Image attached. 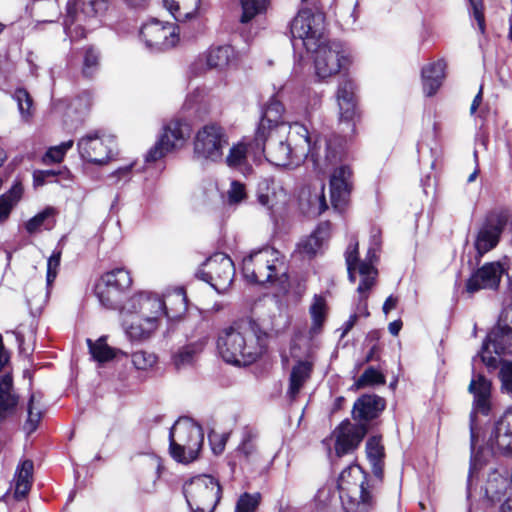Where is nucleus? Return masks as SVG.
Returning <instances> with one entry per match:
<instances>
[{"instance_id":"nucleus-2","label":"nucleus","mask_w":512,"mask_h":512,"mask_svg":"<svg viewBox=\"0 0 512 512\" xmlns=\"http://www.w3.org/2000/svg\"><path fill=\"white\" fill-rule=\"evenodd\" d=\"M267 336L247 321L235 322L224 328L217 340V348L223 360L236 366H246L263 355Z\"/></svg>"},{"instance_id":"nucleus-24","label":"nucleus","mask_w":512,"mask_h":512,"mask_svg":"<svg viewBox=\"0 0 512 512\" xmlns=\"http://www.w3.org/2000/svg\"><path fill=\"white\" fill-rule=\"evenodd\" d=\"M360 276L361 281L357 287V292L359 294L358 303L356 305V309L354 313L358 314L359 317H369L370 312L368 310L367 299L369 296V291L375 285L377 270L374 266H371L368 263H361L360 265Z\"/></svg>"},{"instance_id":"nucleus-5","label":"nucleus","mask_w":512,"mask_h":512,"mask_svg":"<svg viewBox=\"0 0 512 512\" xmlns=\"http://www.w3.org/2000/svg\"><path fill=\"white\" fill-rule=\"evenodd\" d=\"M337 484L345 512H371L374 509L375 497L360 466L354 464L345 468Z\"/></svg>"},{"instance_id":"nucleus-59","label":"nucleus","mask_w":512,"mask_h":512,"mask_svg":"<svg viewBox=\"0 0 512 512\" xmlns=\"http://www.w3.org/2000/svg\"><path fill=\"white\" fill-rule=\"evenodd\" d=\"M477 357H480L481 361L488 367V368H496L498 364L497 357L493 355V353L490 351L489 343L486 341L483 343L482 349L479 352L477 356L473 357V360H476Z\"/></svg>"},{"instance_id":"nucleus-11","label":"nucleus","mask_w":512,"mask_h":512,"mask_svg":"<svg viewBox=\"0 0 512 512\" xmlns=\"http://www.w3.org/2000/svg\"><path fill=\"white\" fill-rule=\"evenodd\" d=\"M184 495L193 512H213L221 499V487L216 479L202 475L185 483Z\"/></svg>"},{"instance_id":"nucleus-22","label":"nucleus","mask_w":512,"mask_h":512,"mask_svg":"<svg viewBox=\"0 0 512 512\" xmlns=\"http://www.w3.org/2000/svg\"><path fill=\"white\" fill-rule=\"evenodd\" d=\"M353 172L348 165L334 169L330 177L331 202L335 209L341 210L346 204L353 186Z\"/></svg>"},{"instance_id":"nucleus-7","label":"nucleus","mask_w":512,"mask_h":512,"mask_svg":"<svg viewBox=\"0 0 512 512\" xmlns=\"http://www.w3.org/2000/svg\"><path fill=\"white\" fill-rule=\"evenodd\" d=\"M290 32L293 41L299 40L306 50L317 47L326 39L324 13L304 5L292 20Z\"/></svg>"},{"instance_id":"nucleus-9","label":"nucleus","mask_w":512,"mask_h":512,"mask_svg":"<svg viewBox=\"0 0 512 512\" xmlns=\"http://www.w3.org/2000/svg\"><path fill=\"white\" fill-rule=\"evenodd\" d=\"M229 144L225 129L217 123H208L200 127L193 138L195 158L209 162L223 160L224 150Z\"/></svg>"},{"instance_id":"nucleus-12","label":"nucleus","mask_w":512,"mask_h":512,"mask_svg":"<svg viewBox=\"0 0 512 512\" xmlns=\"http://www.w3.org/2000/svg\"><path fill=\"white\" fill-rule=\"evenodd\" d=\"M131 285L130 273L123 268H117L103 274L97 281L94 291L104 307L121 310L122 296Z\"/></svg>"},{"instance_id":"nucleus-53","label":"nucleus","mask_w":512,"mask_h":512,"mask_svg":"<svg viewBox=\"0 0 512 512\" xmlns=\"http://www.w3.org/2000/svg\"><path fill=\"white\" fill-rule=\"evenodd\" d=\"M366 453L369 460L382 459L384 456V447L380 436H372L366 443Z\"/></svg>"},{"instance_id":"nucleus-32","label":"nucleus","mask_w":512,"mask_h":512,"mask_svg":"<svg viewBox=\"0 0 512 512\" xmlns=\"http://www.w3.org/2000/svg\"><path fill=\"white\" fill-rule=\"evenodd\" d=\"M34 465L31 460L22 461L15 472L14 476V497L21 500L29 493L33 483Z\"/></svg>"},{"instance_id":"nucleus-46","label":"nucleus","mask_w":512,"mask_h":512,"mask_svg":"<svg viewBox=\"0 0 512 512\" xmlns=\"http://www.w3.org/2000/svg\"><path fill=\"white\" fill-rule=\"evenodd\" d=\"M14 99L17 102L21 118L28 122L33 116V100L31 96L25 89L19 88L14 93Z\"/></svg>"},{"instance_id":"nucleus-26","label":"nucleus","mask_w":512,"mask_h":512,"mask_svg":"<svg viewBox=\"0 0 512 512\" xmlns=\"http://www.w3.org/2000/svg\"><path fill=\"white\" fill-rule=\"evenodd\" d=\"M384 408L383 398L377 395H362L353 405L352 416L357 421H370L376 418Z\"/></svg>"},{"instance_id":"nucleus-4","label":"nucleus","mask_w":512,"mask_h":512,"mask_svg":"<svg viewBox=\"0 0 512 512\" xmlns=\"http://www.w3.org/2000/svg\"><path fill=\"white\" fill-rule=\"evenodd\" d=\"M243 276L251 283L276 285L285 293L289 288L288 276L279 251L266 247L252 252L242 262Z\"/></svg>"},{"instance_id":"nucleus-64","label":"nucleus","mask_w":512,"mask_h":512,"mask_svg":"<svg viewBox=\"0 0 512 512\" xmlns=\"http://www.w3.org/2000/svg\"><path fill=\"white\" fill-rule=\"evenodd\" d=\"M56 173L52 170H37L33 174V181L35 186H41L49 177H54Z\"/></svg>"},{"instance_id":"nucleus-38","label":"nucleus","mask_w":512,"mask_h":512,"mask_svg":"<svg viewBox=\"0 0 512 512\" xmlns=\"http://www.w3.org/2000/svg\"><path fill=\"white\" fill-rule=\"evenodd\" d=\"M257 201L271 214L274 208L278 205V192L273 183L263 181L259 184L257 192Z\"/></svg>"},{"instance_id":"nucleus-35","label":"nucleus","mask_w":512,"mask_h":512,"mask_svg":"<svg viewBox=\"0 0 512 512\" xmlns=\"http://www.w3.org/2000/svg\"><path fill=\"white\" fill-rule=\"evenodd\" d=\"M17 396L13 393V380L10 374L0 377V419L17 404Z\"/></svg>"},{"instance_id":"nucleus-41","label":"nucleus","mask_w":512,"mask_h":512,"mask_svg":"<svg viewBox=\"0 0 512 512\" xmlns=\"http://www.w3.org/2000/svg\"><path fill=\"white\" fill-rule=\"evenodd\" d=\"M252 149V144L240 141L233 144L225 158V162L229 167H240L245 164L247 156Z\"/></svg>"},{"instance_id":"nucleus-49","label":"nucleus","mask_w":512,"mask_h":512,"mask_svg":"<svg viewBox=\"0 0 512 512\" xmlns=\"http://www.w3.org/2000/svg\"><path fill=\"white\" fill-rule=\"evenodd\" d=\"M132 363L137 370H149L157 363V356L145 350H139L132 354Z\"/></svg>"},{"instance_id":"nucleus-61","label":"nucleus","mask_w":512,"mask_h":512,"mask_svg":"<svg viewBox=\"0 0 512 512\" xmlns=\"http://www.w3.org/2000/svg\"><path fill=\"white\" fill-rule=\"evenodd\" d=\"M472 6L473 16L477 21L478 28L481 33L485 31V18L483 13V3L482 0H469Z\"/></svg>"},{"instance_id":"nucleus-45","label":"nucleus","mask_w":512,"mask_h":512,"mask_svg":"<svg viewBox=\"0 0 512 512\" xmlns=\"http://www.w3.org/2000/svg\"><path fill=\"white\" fill-rule=\"evenodd\" d=\"M310 314L312 318L311 332L317 334L326 318V302L321 296H315L313 303L310 307Z\"/></svg>"},{"instance_id":"nucleus-44","label":"nucleus","mask_w":512,"mask_h":512,"mask_svg":"<svg viewBox=\"0 0 512 512\" xmlns=\"http://www.w3.org/2000/svg\"><path fill=\"white\" fill-rule=\"evenodd\" d=\"M55 209L47 207L34 217L29 219L25 224V229L29 234H35L41 231L42 228H49V220L53 219Z\"/></svg>"},{"instance_id":"nucleus-48","label":"nucleus","mask_w":512,"mask_h":512,"mask_svg":"<svg viewBox=\"0 0 512 512\" xmlns=\"http://www.w3.org/2000/svg\"><path fill=\"white\" fill-rule=\"evenodd\" d=\"M260 499L259 493H243L236 502L234 512H256Z\"/></svg>"},{"instance_id":"nucleus-63","label":"nucleus","mask_w":512,"mask_h":512,"mask_svg":"<svg viewBox=\"0 0 512 512\" xmlns=\"http://www.w3.org/2000/svg\"><path fill=\"white\" fill-rule=\"evenodd\" d=\"M381 240H380V232L379 231H373L371 235V246L368 249L367 253V259L370 261H373V258L376 257V252L378 248L380 247Z\"/></svg>"},{"instance_id":"nucleus-39","label":"nucleus","mask_w":512,"mask_h":512,"mask_svg":"<svg viewBox=\"0 0 512 512\" xmlns=\"http://www.w3.org/2000/svg\"><path fill=\"white\" fill-rule=\"evenodd\" d=\"M232 54L231 46L210 48L206 54V64L209 68L222 69L228 65Z\"/></svg>"},{"instance_id":"nucleus-47","label":"nucleus","mask_w":512,"mask_h":512,"mask_svg":"<svg viewBox=\"0 0 512 512\" xmlns=\"http://www.w3.org/2000/svg\"><path fill=\"white\" fill-rule=\"evenodd\" d=\"M99 53L94 48H88L84 54L82 75L86 78H93L99 69Z\"/></svg>"},{"instance_id":"nucleus-52","label":"nucleus","mask_w":512,"mask_h":512,"mask_svg":"<svg viewBox=\"0 0 512 512\" xmlns=\"http://www.w3.org/2000/svg\"><path fill=\"white\" fill-rule=\"evenodd\" d=\"M499 379L501 381V391L506 394H512V362H502Z\"/></svg>"},{"instance_id":"nucleus-20","label":"nucleus","mask_w":512,"mask_h":512,"mask_svg":"<svg viewBox=\"0 0 512 512\" xmlns=\"http://www.w3.org/2000/svg\"><path fill=\"white\" fill-rule=\"evenodd\" d=\"M486 342L492 344L495 355L512 353V306L502 311Z\"/></svg>"},{"instance_id":"nucleus-1","label":"nucleus","mask_w":512,"mask_h":512,"mask_svg":"<svg viewBox=\"0 0 512 512\" xmlns=\"http://www.w3.org/2000/svg\"><path fill=\"white\" fill-rule=\"evenodd\" d=\"M284 106L272 100L261 118L256 144L262 143L261 150L266 159L278 167L294 168L302 164L307 152V128L299 122L282 120Z\"/></svg>"},{"instance_id":"nucleus-55","label":"nucleus","mask_w":512,"mask_h":512,"mask_svg":"<svg viewBox=\"0 0 512 512\" xmlns=\"http://www.w3.org/2000/svg\"><path fill=\"white\" fill-rule=\"evenodd\" d=\"M228 203L230 205H237L246 198V189L244 184L233 181L227 191Z\"/></svg>"},{"instance_id":"nucleus-42","label":"nucleus","mask_w":512,"mask_h":512,"mask_svg":"<svg viewBox=\"0 0 512 512\" xmlns=\"http://www.w3.org/2000/svg\"><path fill=\"white\" fill-rule=\"evenodd\" d=\"M268 5L269 0H241V23H248L256 16L264 14Z\"/></svg>"},{"instance_id":"nucleus-31","label":"nucleus","mask_w":512,"mask_h":512,"mask_svg":"<svg viewBox=\"0 0 512 512\" xmlns=\"http://www.w3.org/2000/svg\"><path fill=\"white\" fill-rule=\"evenodd\" d=\"M445 68L446 63L439 60L422 69L423 90L427 96L434 95L441 86L445 76Z\"/></svg>"},{"instance_id":"nucleus-16","label":"nucleus","mask_w":512,"mask_h":512,"mask_svg":"<svg viewBox=\"0 0 512 512\" xmlns=\"http://www.w3.org/2000/svg\"><path fill=\"white\" fill-rule=\"evenodd\" d=\"M199 275L217 292L224 293L232 284L235 275L233 261L224 253H216L206 260Z\"/></svg>"},{"instance_id":"nucleus-34","label":"nucleus","mask_w":512,"mask_h":512,"mask_svg":"<svg viewBox=\"0 0 512 512\" xmlns=\"http://www.w3.org/2000/svg\"><path fill=\"white\" fill-rule=\"evenodd\" d=\"M23 193V185L16 181L6 193L0 196V224L9 218L14 207L22 199Z\"/></svg>"},{"instance_id":"nucleus-51","label":"nucleus","mask_w":512,"mask_h":512,"mask_svg":"<svg viewBox=\"0 0 512 512\" xmlns=\"http://www.w3.org/2000/svg\"><path fill=\"white\" fill-rule=\"evenodd\" d=\"M384 383L385 377L383 376V374L372 367L366 369L356 382L358 387H365L367 385Z\"/></svg>"},{"instance_id":"nucleus-37","label":"nucleus","mask_w":512,"mask_h":512,"mask_svg":"<svg viewBox=\"0 0 512 512\" xmlns=\"http://www.w3.org/2000/svg\"><path fill=\"white\" fill-rule=\"evenodd\" d=\"M87 345L92 358L99 363L108 362L114 359L118 353H122L120 350L110 347L106 343L105 337H100L95 342L87 339Z\"/></svg>"},{"instance_id":"nucleus-21","label":"nucleus","mask_w":512,"mask_h":512,"mask_svg":"<svg viewBox=\"0 0 512 512\" xmlns=\"http://www.w3.org/2000/svg\"><path fill=\"white\" fill-rule=\"evenodd\" d=\"M367 433L365 424L353 425L349 421L342 422L335 430V453L338 457L353 451L361 443Z\"/></svg>"},{"instance_id":"nucleus-15","label":"nucleus","mask_w":512,"mask_h":512,"mask_svg":"<svg viewBox=\"0 0 512 512\" xmlns=\"http://www.w3.org/2000/svg\"><path fill=\"white\" fill-rule=\"evenodd\" d=\"M190 125L176 119L168 122L156 144L149 150L147 161H157L174 150L181 149L190 137Z\"/></svg>"},{"instance_id":"nucleus-54","label":"nucleus","mask_w":512,"mask_h":512,"mask_svg":"<svg viewBox=\"0 0 512 512\" xmlns=\"http://www.w3.org/2000/svg\"><path fill=\"white\" fill-rule=\"evenodd\" d=\"M345 260H346L347 267L358 266V273L359 274H360V265H361V263H368L371 266H373L372 261H370L368 259L364 260V261L359 260V257H358V241L357 240L351 241V243L349 244V246H348V248H347V250L345 252Z\"/></svg>"},{"instance_id":"nucleus-60","label":"nucleus","mask_w":512,"mask_h":512,"mask_svg":"<svg viewBox=\"0 0 512 512\" xmlns=\"http://www.w3.org/2000/svg\"><path fill=\"white\" fill-rule=\"evenodd\" d=\"M355 100V94H354V85L350 81H345L342 83L338 89L337 92V101H354Z\"/></svg>"},{"instance_id":"nucleus-23","label":"nucleus","mask_w":512,"mask_h":512,"mask_svg":"<svg viewBox=\"0 0 512 512\" xmlns=\"http://www.w3.org/2000/svg\"><path fill=\"white\" fill-rule=\"evenodd\" d=\"M504 272L505 268L500 262L486 263L468 279L466 289L469 293L481 289H496Z\"/></svg>"},{"instance_id":"nucleus-33","label":"nucleus","mask_w":512,"mask_h":512,"mask_svg":"<svg viewBox=\"0 0 512 512\" xmlns=\"http://www.w3.org/2000/svg\"><path fill=\"white\" fill-rule=\"evenodd\" d=\"M201 0H163V5L177 21H186L198 15Z\"/></svg>"},{"instance_id":"nucleus-14","label":"nucleus","mask_w":512,"mask_h":512,"mask_svg":"<svg viewBox=\"0 0 512 512\" xmlns=\"http://www.w3.org/2000/svg\"><path fill=\"white\" fill-rule=\"evenodd\" d=\"M508 220L509 215L504 210L492 211L486 215L475 233L473 242L479 257L498 245Z\"/></svg>"},{"instance_id":"nucleus-30","label":"nucleus","mask_w":512,"mask_h":512,"mask_svg":"<svg viewBox=\"0 0 512 512\" xmlns=\"http://www.w3.org/2000/svg\"><path fill=\"white\" fill-rule=\"evenodd\" d=\"M485 492L487 497L491 501H501L507 494L512 495V477L507 471L500 473L499 471H493L489 474Z\"/></svg>"},{"instance_id":"nucleus-56","label":"nucleus","mask_w":512,"mask_h":512,"mask_svg":"<svg viewBox=\"0 0 512 512\" xmlns=\"http://www.w3.org/2000/svg\"><path fill=\"white\" fill-rule=\"evenodd\" d=\"M60 259H61L60 251L53 252V254L48 258L47 275H46L47 286H50L54 282V280L58 274V269L60 266Z\"/></svg>"},{"instance_id":"nucleus-36","label":"nucleus","mask_w":512,"mask_h":512,"mask_svg":"<svg viewBox=\"0 0 512 512\" xmlns=\"http://www.w3.org/2000/svg\"><path fill=\"white\" fill-rule=\"evenodd\" d=\"M163 301L166 303L167 310L165 316L169 319H175L186 311L187 299L183 288H176L167 294Z\"/></svg>"},{"instance_id":"nucleus-28","label":"nucleus","mask_w":512,"mask_h":512,"mask_svg":"<svg viewBox=\"0 0 512 512\" xmlns=\"http://www.w3.org/2000/svg\"><path fill=\"white\" fill-rule=\"evenodd\" d=\"M312 371L313 363L308 360H298L295 365H293L286 392L290 400H295L298 397L301 390L310 379Z\"/></svg>"},{"instance_id":"nucleus-50","label":"nucleus","mask_w":512,"mask_h":512,"mask_svg":"<svg viewBox=\"0 0 512 512\" xmlns=\"http://www.w3.org/2000/svg\"><path fill=\"white\" fill-rule=\"evenodd\" d=\"M73 144V140H68L61 143L60 145L50 147L43 156V162L45 164L61 162L66 152L72 148Z\"/></svg>"},{"instance_id":"nucleus-43","label":"nucleus","mask_w":512,"mask_h":512,"mask_svg":"<svg viewBox=\"0 0 512 512\" xmlns=\"http://www.w3.org/2000/svg\"><path fill=\"white\" fill-rule=\"evenodd\" d=\"M41 397L32 394L29 400L28 404V418L24 425V429L27 431V433L34 432L38 424L42 418V409H41Z\"/></svg>"},{"instance_id":"nucleus-17","label":"nucleus","mask_w":512,"mask_h":512,"mask_svg":"<svg viewBox=\"0 0 512 512\" xmlns=\"http://www.w3.org/2000/svg\"><path fill=\"white\" fill-rule=\"evenodd\" d=\"M114 146V138L100 132L89 133L77 143L80 157L97 165L106 164L111 159Z\"/></svg>"},{"instance_id":"nucleus-62","label":"nucleus","mask_w":512,"mask_h":512,"mask_svg":"<svg viewBox=\"0 0 512 512\" xmlns=\"http://www.w3.org/2000/svg\"><path fill=\"white\" fill-rule=\"evenodd\" d=\"M209 442L211 444L212 450L215 454H221L224 449L228 439V435H218L215 432H211L208 436Z\"/></svg>"},{"instance_id":"nucleus-8","label":"nucleus","mask_w":512,"mask_h":512,"mask_svg":"<svg viewBox=\"0 0 512 512\" xmlns=\"http://www.w3.org/2000/svg\"><path fill=\"white\" fill-rule=\"evenodd\" d=\"M309 51L314 53L315 74L321 80L338 74L351 62L349 50L338 41L324 39Z\"/></svg>"},{"instance_id":"nucleus-19","label":"nucleus","mask_w":512,"mask_h":512,"mask_svg":"<svg viewBox=\"0 0 512 512\" xmlns=\"http://www.w3.org/2000/svg\"><path fill=\"white\" fill-rule=\"evenodd\" d=\"M487 445L494 454L512 456V407L495 422Z\"/></svg>"},{"instance_id":"nucleus-3","label":"nucleus","mask_w":512,"mask_h":512,"mask_svg":"<svg viewBox=\"0 0 512 512\" xmlns=\"http://www.w3.org/2000/svg\"><path fill=\"white\" fill-rule=\"evenodd\" d=\"M166 312L162 297L151 292H140L121 307L122 326L131 340H146L158 329Z\"/></svg>"},{"instance_id":"nucleus-18","label":"nucleus","mask_w":512,"mask_h":512,"mask_svg":"<svg viewBox=\"0 0 512 512\" xmlns=\"http://www.w3.org/2000/svg\"><path fill=\"white\" fill-rule=\"evenodd\" d=\"M140 36L151 51H165L174 47L179 41L178 28L172 23L153 20L142 26Z\"/></svg>"},{"instance_id":"nucleus-58","label":"nucleus","mask_w":512,"mask_h":512,"mask_svg":"<svg viewBox=\"0 0 512 512\" xmlns=\"http://www.w3.org/2000/svg\"><path fill=\"white\" fill-rule=\"evenodd\" d=\"M477 357H480L481 361L488 367V368H496L498 364L497 357L493 355V353L490 351L489 343L486 341L483 343L482 349L479 352L477 356L473 357V360H476Z\"/></svg>"},{"instance_id":"nucleus-29","label":"nucleus","mask_w":512,"mask_h":512,"mask_svg":"<svg viewBox=\"0 0 512 512\" xmlns=\"http://www.w3.org/2000/svg\"><path fill=\"white\" fill-rule=\"evenodd\" d=\"M258 433L250 427L243 428L241 432V440L238 444L235 455L241 463H254L259 458L257 448Z\"/></svg>"},{"instance_id":"nucleus-57","label":"nucleus","mask_w":512,"mask_h":512,"mask_svg":"<svg viewBox=\"0 0 512 512\" xmlns=\"http://www.w3.org/2000/svg\"><path fill=\"white\" fill-rule=\"evenodd\" d=\"M339 120L341 122L351 123L356 116V101H342L338 103Z\"/></svg>"},{"instance_id":"nucleus-13","label":"nucleus","mask_w":512,"mask_h":512,"mask_svg":"<svg viewBox=\"0 0 512 512\" xmlns=\"http://www.w3.org/2000/svg\"><path fill=\"white\" fill-rule=\"evenodd\" d=\"M307 142L309 146L303 160L309 159L314 169L319 173H325L332 166L340 163L344 157L342 141L337 137L330 139L317 138L312 143L307 131Z\"/></svg>"},{"instance_id":"nucleus-6","label":"nucleus","mask_w":512,"mask_h":512,"mask_svg":"<svg viewBox=\"0 0 512 512\" xmlns=\"http://www.w3.org/2000/svg\"><path fill=\"white\" fill-rule=\"evenodd\" d=\"M170 454L180 463H190L199 454L204 441L200 425L189 418H180L170 429Z\"/></svg>"},{"instance_id":"nucleus-10","label":"nucleus","mask_w":512,"mask_h":512,"mask_svg":"<svg viewBox=\"0 0 512 512\" xmlns=\"http://www.w3.org/2000/svg\"><path fill=\"white\" fill-rule=\"evenodd\" d=\"M99 0H68L64 30L71 41L81 39L97 23Z\"/></svg>"},{"instance_id":"nucleus-25","label":"nucleus","mask_w":512,"mask_h":512,"mask_svg":"<svg viewBox=\"0 0 512 512\" xmlns=\"http://www.w3.org/2000/svg\"><path fill=\"white\" fill-rule=\"evenodd\" d=\"M468 390L474 397V410L488 415L491 410V382L483 375L478 374L471 379Z\"/></svg>"},{"instance_id":"nucleus-40","label":"nucleus","mask_w":512,"mask_h":512,"mask_svg":"<svg viewBox=\"0 0 512 512\" xmlns=\"http://www.w3.org/2000/svg\"><path fill=\"white\" fill-rule=\"evenodd\" d=\"M204 342L188 344L174 355L173 362L177 369L190 365L195 357L203 350Z\"/></svg>"},{"instance_id":"nucleus-27","label":"nucleus","mask_w":512,"mask_h":512,"mask_svg":"<svg viewBox=\"0 0 512 512\" xmlns=\"http://www.w3.org/2000/svg\"><path fill=\"white\" fill-rule=\"evenodd\" d=\"M331 235V224L329 222L320 223L316 229L298 244V250L304 256L314 257L319 253Z\"/></svg>"}]
</instances>
